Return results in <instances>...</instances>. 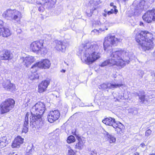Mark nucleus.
I'll return each mask as SVG.
<instances>
[{
    "instance_id": "nucleus-45",
    "label": "nucleus",
    "mask_w": 155,
    "mask_h": 155,
    "mask_svg": "<svg viewBox=\"0 0 155 155\" xmlns=\"http://www.w3.org/2000/svg\"><path fill=\"white\" fill-rule=\"evenodd\" d=\"M107 65V62L104 61V62L102 63L101 65V67H104Z\"/></svg>"
},
{
    "instance_id": "nucleus-59",
    "label": "nucleus",
    "mask_w": 155,
    "mask_h": 155,
    "mask_svg": "<svg viewBox=\"0 0 155 155\" xmlns=\"http://www.w3.org/2000/svg\"><path fill=\"white\" fill-rule=\"evenodd\" d=\"M65 71L64 70H62L61 71V72H65Z\"/></svg>"
},
{
    "instance_id": "nucleus-30",
    "label": "nucleus",
    "mask_w": 155,
    "mask_h": 155,
    "mask_svg": "<svg viewBox=\"0 0 155 155\" xmlns=\"http://www.w3.org/2000/svg\"><path fill=\"white\" fill-rule=\"evenodd\" d=\"M75 140L74 137L72 135H71L68 137L67 141L68 143H70L74 142Z\"/></svg>"
},
{
    "instance_id": "nucleus-56",
    "label": "nucleus",
    "mask_w": 155,
    "mask_h": 155,
    "mask_svg": "<svg viewBox=\"0 0 155 155\" xmlns=\"http://www.w3.org/2000/svg\"><path fill=\"white\" fill-rule=\"evenodd\" d=\"M153 56L155 58V51L153 52Z\"/></svg>"
},
{
    "instance_id": "nucleus-39",
    "label": "nucleus",
    "mask_w": 155,
    "mask_h": 155,
    "mask_svg": "<svg viewBox=\"0 0 155 155\" xmlns=\"http://www.w3.org/2000/svg\"><path fill=\"white\" fill-rule=\"evenodd\" d=\"M144 72L143 71L140 70H139L138 71V74L140 75L141 77H142L143 74H144Z\"/></svg>"
},
{
    "instance_id": "nucleus-49",
    "label": "nucleus",
    "mask_w": 155,
    "mask_h": 155,
    "mask_svg": "<svg viewBox=\"0 0 155 155\" xmlns=\"http://www.w3.org/2000/svg\"><path fill=\"white\" fill-rule=\"evenodd\" d=\"M102 122L103 123H104L105 124H106V123H107L106 118H105L104 120H103L102 121Z\"/></svg>"
},
{
    "instance_id": "nucleus-16",
    "label": "nucleus",
    "mask_w": 155,
    "mask_h": 155,
    "mask_svg": "<svg viewBox=\"0 0 155 155\" xmlns=\"http://www.w3.org/2000/svg\"><path fill=\"white\" fill-rule=\"evenodd\" d=\"M107 45H109V46L110 44L112 45L116 44L121 41L120 39H117L114 36H111L110 35L107 37Z\"/></svg>"
},
{
    "instance_id": "nucleus-1",
    "label": "nucleus",
    "mask_w": 155,
    "mask_h": 155,
    "mask_svg": "<svg viewBox=\"0 0 155 155\" xmlns=\"http://www.w3.org/2000/svg\"><path fill=\"white\" fill-rule=\"evenodd\" d=\"M98 48L97 45L90 43H87L85 45H81L79 52L82 56V61L90 64L99 59L100 56V54L97 52Z\"/></svg>"
},
{
    "instance_id": "nucleus-12",
    "label": "nucleus",
    "mask_w": 155,
    "mask_h": 155,
    "mask_svg": "<svg viewBox=\"0 0 155 155\" xmlns=\"http://www.w3.org/2000/svg\"><path fill=\"white\" fill-rule=\"evenodd\" d=\"M50 83V81L48 79L42 81L38 85V92L39 93H42L45 91L47 90Z\"/></svg>"
},
{
    "instance_id": "nucleus-46",
    "label": "nucleus",
    "mask_w": 155,
    "mask_h": 155,
    "mask_svg": "<svg viewBox=\"0 0 155 155\" xmlns=\"http://www.w3.org/2000/svg\"><path fill=\"white\" fill-rule=\"evenodd\" d=\"M90 153L91 155H96V152L94 151H91Z\"/></svg>"
},
{
    "instance_id": "nucleus-4",
    "label": "nucleus",
    "mask_w": 155,
    "mask_h": 155,
    "mask_svg": "<svg viewBox=\"0 0 155 155\" xmlns=\"http://www.w3.org/2000/svg\"><path fill=\"white\" fill-rule=\"evenodd\" d=\"M2 16L7 20L15 21L17 22L20 21L22 17L21 12L16 10L8 9L5 11Z\"/></svg>"
},
{
    "instance_id": "nucleus-11",
    "label": "nucleus",
    "mask_w": 155,
    "mask_h": 155,
    "mask_svg": "<svg viewBox=\"0 0 155 155\" xmlns=\"http://www.w3.org/2000/svg\"><path fill=\"white\" fill-rule=\"evenodd\" d=\"M78 142L75 145V148L78 150H81L84 147L86 140L85 138L83 137H79L75 134Z\"/></svg>"
},
{
    "instance_id": "nucleus-54",
    "label": "nucleus",
    "mask_w": 155,
    "mask_h": 155,
    "mask_svg": "<svg viewBox=\"0 0 155 155\" xmlns=\"http://www.w3.org/2000/svg\"><path fill=\"white\" fill-rule=\"evenodd\" d=\"M120 97V99H124V97L122 96H120V97L119 96V98Z\"/></svg>"
},
{
    "instance_id": "nucleus-26",
    "label": "nucleus",
    "mask_w": 155,
    "mask_h": 155,
    "mask_svg": "<svg viewBox=\"0 0 155 155\" xmlns=\"http://www.w3.org/2000/svg\"><path fill=\"white\" fill-rule=\"evenodd\" d=\"M32 99L31 97L27 96L25 98L24 104L25 107L29 106L32 103Z\"/></svg>"
},
{
    "instance_id": "nucleus-47",
    "label": "nucleus",
    "mask_w": 155,
    "mask_h": 155,
    "mask_svg": "<svg viewBox=\"0 0 155 155\" xmlns=\"http://www.w3.org/2000/svg\"><path fill=\"white\" fill-rule=\"evenodd\" d=\"M26 2L29 3H32L33 2V1L32 0H26Z\"/></svg>"
},
{
    "instance_id": "nucleus-58",
    "label": "nucleus",
    "mask_w": 155,
    "mask_h": 155,
    "mask_svg": "<svg viewBox=\"0 0 155 155\" xmlns=\"http://www.w3.org/2000/svg\"><path fill=\"white\" fill-rule=\"evenodd\" d=\"M149 1L150 2L152 3L153 2L154 0H149Z\"/></svg>"
},
{
    "instance_id": "nucleus-25",
    "label": "nucleus",
    "mask_w": 155,
    "mask_h": 155,
    "mask_svg": "<svg viewBox=\"0 0 155 155\" xmlns=\"http://www.w3.org/2000/svg\"><path fill=\"white\" fill-rule=\"evenodd\" d=\"M145 3V2L144 0H141L137 5V9L139 11V12L140 13L141 11L143 9V6Z\"/></svg>"
},
{
    "instance_id": "nucleus-61",
    "label": "nucleus",
    "mask_w": 155,
    "mask_h": 155,
    "mask_svg": "<svg viewBox=\"0 0 155 155\" xmlns=\"http://www.w3.org/2000/svg\"><path fill=\"white\" fill-rule=\"evenodd\" d=\"M143 23L142 22H140V25H142L143 24Z\"/></svg>"
},
{
    "instance_id": "nucleus-38",
    "label": "nucleus",
    "mask_w": 155,
    "mask_h": 155,
    "mask_svg": "<svg viewBox=\"0 0 155 155\" xmlns=\"http://www.w3.org/2000/svg\"><path fill=\"white\" fill-rule=\"evenodd\" d=\"M151 131L150 130H147L145 132V135L147 137L149 136L151 134Z\"/></svg>"
},
{
    "instance_id": "nucleus-18",
    "label": "nucleus",
    "mask_w": 155,
    "mask_h": 155,
    "mask_svg": "<svg viewBox=\"0 0 155 155\" xmlns=\"http://www.w3.org/2000/svg\"><path fill=\"white\" fill-rule=\"evenodd\" d=\"M141 32H144V34L141 35L145 38L144 40H146L148 42H153V41L154 40V38L153 37V35L147 31H142Z\"/></svg>"
},
{
    "instance_id": "nucleus-31",
    "label": "nucleus",
    "mask_w": 155,
    "mask_h": 155,
    "mask_svg": "<svg viewBox=\"0 0 155 155\" xmlns=\"http://www.w3.org/2000/svg\"><path fill=\"white\" fill-rule=\"evenodd\" d=\"M10 138L7 135L1 137L0 139V141H4L8 142V143L10 141Z\"/></svg>"
},
{
    "instance_id": "nucleus-9",
    "label": "nucleus",
    "mask_w": 155,
    "mask_h": 155,
    "mask_svg": "<svg viewBox=\"0 0 155 155\" xmlns=\"http://www.w3.org/2000/svg\"><path fill=\"white\" fill-rule=\"evenodd\" d=\"M107 125L112 126L114 128L116 129V130L117 131L120 130L121 128L123 127L120 123H116L114 119L110 117L107 118Z\"/></svg>"
},
{
    "instance_id": "nucleus-22",
    "label": "nucleus",
    "mask_w": 155,
    "mask_h": 155,
    "mask_svg": "<svg viewBox=\"0 0 155 155\" xmlns=\"http://www.w3.org/2000/svg\"><path fill=\"white\" fill-rule=\"evenodd\" d=\"M12 57L9 51L8 50L5 51L3 54L0 56V58L1 60H10L12 58Z\"/></svg>"
},
{
    "instance_id": "nucleus-8",
    "label": "nucleus",
    "mask_w": 155,
    "mask_h": 155,
    "mask_svg": "<svg viewBox=\"0 0 155 155\" xmlns=\"http://www.w3.org/2000/svg\"><path fill=\"white\" fill-rule=\"evenodd\" d=\"M143 20L148 23L151 22L152 21H155V9L147 11L144 14L143 17Z\"/></svg>"
},
{
    "instance_id": "nucleus-21",
    "label": "nucleus",
    "mask_w": 155,
    "mask_h": 155,
    "mask_svg": "<svg viewBox=\"0 0 155 155\" xmlns=\"http://www.w3.org/2000/svg\"><path fill=\"white\" fill-rule=\"evenodd\" d=\"M67 45L65 43L59 41L58 42V44L57 45L56 48L58 50L63 52L64 51Z\"/></svg>"
},
{
    "instance_id": "nucleus-23",
    "label": "nucleus",
    "mask_w": 155,
    "mask_h": 155,
    "mask_svg": "<svg viewBox=\"0 0 155 155\" xmlns=\"http://www.w3.org/2000/svg\"><path fill=\"white\" fill-rule=\"evenodd\" d=\"M2 36L4 37H7L11 35V33L9 29L8 28H3L1 30Z\"/></svg>"
},
{
    "instance_id": "nucleus-17",
    "label": "nucleus",
    "mask_w": 155,
    "mask_h": 155,
    "mask_svg": "<svg viewBox=\"0 0 155 155\" xmlns=\"http://www.w3.org/2000/svg\"><path fill=\"white\" fill-rule=\"evenodd\" d=\"M39 67L40 68L48 69L51 65L50 61L48 59L43 60L38 62Z\"/></svg>"
},
{
    "instance_id": "nucleus-33",
    "label": "nucleus",
    "mask_w": 155,
    "mask_h": 155,
    "mask_svg": "<svg viewBox=\"0 0 155 155\" xmlns=\"http://www.w3.org/2000/svg\"><path fill=\"white\" fill-rule=\"evenodd\" d=\"M139 96L140 102L141 103L144 104L146 101H147L146 99L145 98V96L143 94L139 95Z\"/></svg>"
},
{
    "instance_id": "nucleus-20",
    "label": "nucleus",
    "mask_w": 155,
    "mask_h": 155,
    "mask_svg": "<svg viewBox=\"0 0 155 155\" xmlns=\"http://www.w3.org/2000/svg\"><path fill=\"white\" fill-rule=\"evenodd\" d=\"M29 116V114L27 113L25 117L24 124L23 127L22 132L25 133H26L28 131Z\"/></svg>"
},
{
    "instance_id": "nucleus-3",
    "label": "nucleus",
    "mask_w": 155,
    "mask_h": 155,
    "mask_svg": "<svg viewBox=\"0 0 155 155\" xmlns=\"http://www.w3.org/2000/svg\"><path fill=\"white\" fill-rule=\"evenodd\" d=\"M144 32H141L137 35L136 37V40L138 44V46L140 49L146 51L152 49L153 48V43L144 40L145 38L141 35L144 34Z\"/></svg>"
},
{
    "instance_id": "nucleus-2",
    "label": "nucleus",
    "mask_w": 155,
    "mask_h": 155,
    "mask_svg": "<svg viewBox=\"0 0 155 155\" xmlns=\"http://www.w3.org/2000/svg\"><path fill=\"white\" fill-rule=\"evenodd\" d=\"M132 55V53L128 51L113 52L111 55V58L109 59L108 61L107 60V64L116 65L119 67L123 68L125 66L126 63H129V60Z\"/></svg>"
},
{
    "instance_id": "nucleus-14",
    "label": "nucleus",
    "mask_w": 155,
    "mask_h": 155,
    "mask_svg": "<svg viewBox=\"0 0 155 155\" xmlns=\"http://www.w3.org/2000/svg\"><path fill=\"white\" fill-rule=\"evenodd\" d=\"M22 60L24 65L27 67H28L35 60L34 57L30 56L26 57H23Z\"/></svg>"
},
{
    "instance_id": "nucleus-51",
    "label": "nucleus",
    "mask_w": 155,
    "mask_h": 155,
    "mask_svg": "<svg viewBox=\"0 0 155 155\" xmlns=\"http://www.w3.org/2000/svg\"><path fill=\"white\" fill-rule=\"evenodd\" d=\"M119 2H120L123 3L125 2L127 0H118Z\"/></svg>"
},
{
    "instance_id": "nucleus-35",
    "label": "nucleus",
    "mask_w": 155,
    "mask_h": 155,
    "mask_svg": "<svg viewBox=\"0 0 155 155\" xmlns=\"http://www.w3.org/2000/svg\"><path fill=\"white\" fill-rule=\"evenodd\" d=\"M68 155H74L75 152L70 147L68 148Z\"/></svg>"
},
{
    "instance_id": "nucleus-43",
    "label": "nucleus",
    "mask_w": 155,
    "mask_h": 155,
    "mask_svg": "<svg viewBox=\"0 0 155 155\" xmlns=\"http://www.w3.org/2000/svg\"><path fill=\"white\" fill-rule=\"evenodd\" d=\"M4 22L1 20H0V29H2V28H3Z\"/></svg>"
},
{
    "instance_id": "nucleus-32",
    "label": "nucleus",
    "mask_w": 155,
    "mask_h": 155,
    "mask_svg": "<svg viewBox=\"0 0 155 155\" xmlns=\"http://www.w3.org/2000/svg\"><path fill=\"white\" fill-rule=\"evenodd\" d=\"M101 3L100 0H90L89 1V3L92 5H96Z\"/></svg>"
},
{
    "instance_id": "nucleus-7",
    "label": "nucleus",
    "mask_w": 155,
    "mask_h": 155,
    "mask_svg": "<svg viewBox=\"0 0 155 155\" xmlns=\"http://www.w3.org/2000/svg\"><path fill=\"white\" fill-rule=\"evenodd\" d=\"M45 104L41 102H38L33 106L31 110L32 114L36 113L39 115L38 118L42 117L45 110Z\"/></svg>"
},
{
    "instance_id": "nucleus-53",
    "label": "nucleus",
    "mask_w": 155,
    "mask_h": 155,
    "mask_svg": "<svg viewBox=\"0 0 155 155\" xmlns=\"http://www.w3.org/2000/svg\"><path fill=\"white\" fill-rule=\"evenodd\" d=\"M32 151L33 152L34 151H33V149H31L30 150V151H29V153H30V154H32Z\"/></svg>"
},
{
    "instance_id": "nucleus-24",
    "label": "nucleus",
    "mask_w": 155,
    "mask_h": 155,
    "mask_svg": "<svg viewBox=\"0 0 155 155\" xmlns=\"http://www.w3.org/2000/svg\"><path fill=\"white\" fill-rule=\"evenodd\" d=\"M116 138L113 136L109 135L107 133V142L110 143H115Z\"/></svg>"
},
{
    "instance_id": "nucleus-52",
    "label": "nucleus",
    "mask_w": 155,
    "mask_h": 155,
    "mask_svg": "<svg viewBox=\"0 0 155 155\" xmlns=\"http://www.w3.org/2000/svg\"><path fill=\"white\" fill-rule=\"evenodd\" d=\"M140 146L142 147H143L145 146V144L144 143H143L141 144Z\"/></svg>"
},
{
    "instance_id": "nucleus-44",
    "label": "nucleus",
    "mask_w": 155,
    "mask_h": 155,
    "mask_svg": "<svg viewBox=\"0 0 155 155\" xmlns=\"http://www.w3.org/2000/svg\"><path fill=\"white\" fill-rule=\"evenodd\" d=\"M92 33L93 32L95 33L96 35H98L99 33V31L97 29H94L92 31Z\"/></svg>"
},
{
    "instance_id": "nucleus-6",
    "label": "nucleus",
    "mask_w": 155,
    "mask_h": 155,
    "mask_svg": "<svg viewBox=\"0 0 155 155\" xmlns=\"http://www.w3.org/2000/svg\"><path fill=\"white\" fill-rule=\"evenodd\" d=\"M15 103L14 100L12 99L6 100L0 105L1 112L2 114L6 113L12 109Z\"/></svg>"
},
{
    "instance_id": "nucleus-41",
    "label": "nucleus",
    "mask_w": 155,
    "mask_h": 155,
    "mask_svg": "<svg viewBox=\"0 0 155 155\" xmlns=\"http://www.w3.org/2000/svg\"><path fill=\"white\" fill-rule=\"evenodd\" d=\"M103 45H104V49L105 50L107 48V47H106L107 43L106 42V38H105L104 40Z\"/></svg>"
},
{
    "instance_id": "nucleus-55",
    "label": "nucleus",
    "mask_w": 155,
    "mask_h": 155,
    "mask_svg": "<svg viewBox=\"0 0 155 155\" xmlns=\"http://www.w3.org/2000/svg\"><path fill=\"white\" fill-rule=\"evenodd\" d=\"M139 154L138 152H136L134 153L133 155H139Z\"/></svg>"
},
{
    "instance_id": "nucleus-5",
    "label": "nucleus",
    "mask_w": 155,
    "mask_h": 155,
    "mask_svg": "<svg viewBox=\"0 0 155 155\" xmlns=\"http://www.w3.org/2000/svg\"><path fill=\"white\" fill-rule=\"evenodd\" d=\"M44 41L42 40L32 42L30 46L29 49L31 51L35 53L45 54L47 50L43 46Z\"/></svg>"
},
{
    "instance_id": "nucleus-36",
    "label": "nucleus",
    "mask_w": 155,
    "mask_h": 155,
    "mask_svg": "<svg viewBox=\"0 0 155 155\" xmlns=\"http://www.w3.org/2000/svg\"><path fill=\"white\" fill-rule=\"evenodd\" d=\"M107 87V84H101L99 86V88L100 89L104 90Z\"/></svg>"
},
{
    "instance_id": "nucleus-57",
    "label": "nucleus",
    "mask_w": 155,
    "mask_h": 155,
    "mask_svg": "<svg viewBox=\"0 0 155 155\" xmlns=\"http://www.w3.org/2000/svg\"><path fill=\"white\" fill-rule=\"evenodd\" d=\"M136 113V110H134L132 112L133 114H134Z\"/></svg>"
},
{
    "instance_id": "nucleus-40",
    "label": "nucleus",
    "mask_w": 155,
    "mask_h": 155,
    "mask_svg": "<svg viewBox=\"0 0 155 155\" xmlns=\"http://www.w3.org/2000/svg\"><path fill=\"white\" fill-rule=\"evenodd\" d=\"M29 78L31 80H33L35 79L36 77H35V74H33V73H32L31 75L29 77Z\"/></svg>"
},
{
    "instance_id": "nucleus-48",
    "label": "nucleus",
    "mask_w": 155,
    "mask_h": 155,
    "mask_svg": "<svg viewBox=\"0 0 155 155\" xmlns=\"http://www.w3.org/2000/svg\"><path fill=\"white\" fill-rule=\"evenodd\" d=\"M17 153H16L15 152H12V153H10L9 155H17Z\"/></svg>"
},
{
    "instance_id": "nucleus-34",
    "label": "nucleus",
    "mask_w": 155,
    "mask_h": 155,
    "mask_svg": "<svg viewBox=\"0 0 155 155\" xmlns=\"http://www.w3.org/2000/svg\"><path fill=\"white\" fill-rule=\"evenodd\" d=\"M8 144V142L4 141H0V148L5 147Z\"/></svg>"
},
{
    "instance_id": "nucleus-60",
    "label": "nucleus",
    "mask_w": 155,
    "mask_h": 155,
    "mask_svg": "<svg viewBox=\"0 0 155 155\" xmlns=\"http://www.w3.org/2000/svg\"><path fill=\"white\" fill-rule=\"evenodd\" d=\"M96 9V8L94 7V8L93 9H92V10H95Z\"/></svg>"
},
{
    "instance_id": "nucleus-29",
    "label": "nucleus",
    "mask_w": 155,
    "mask_h": 155,
    "mask_svg": "<svg viewBox=\"0 0 155 155\" xmlns=\"http://www.w3.org/2000/svg\"><path fill=\"white\" fill-rule=\"evenodd\" d=\"M124 85V84H111L108 83L107 84V88L109 87L110 88L113 89L115 88H117V87H120Z\"/></svg>"
},
{
    "instance_id": "nucleus-10",
    "label": "nucleus",
    "mask_w": 155,
    "mask_h": 155,
    "mask_svg": "<svg viewBox=\"0 0 155 155\" xmlns=\"http://www.w3.org/2000/svg\"><path fill=\"white\" fill-rule=\"evenodd\" d=\"M60 116V113L58 110H54L50 112L48 116V121L50 123H52L58 120Z\"/></svg>"
},
{
    "instance_id": "nucleus-28",
    "label": "nucleus",
    "mask_w": 155,
    "mask_h": 155,
    "mask_svg": "<svg viewBox=\"0 0 155 155\" xmlns=\"http://www.w3.org/2000/svg\"><path fill=\"white\" fill-rule=\"evenodd\" d=\"M38 62L32 65L31 68V71L33 73H35L37 70L38 68H39V67Z\"/></svg>"
},
{
    "instance_id": "nucleus-27",
    "label": "nucleus",
    "mask_w": 155,
    "mask_h": 155,
    "mask_svg": "<svg viewBox=\"0 0 155 155\" xmlns=\"http://www.w3.org/2000/svg\"><path fill=\"white\" fill-rule=\"evenodd\" d=\"M56 1V0H45V3L49 7H51L55 4Z\"/></svg>"
},
{
    "instance_id": "nucleus-19",
    "label": "nucleus",
    "mask_w": 155,
    "mask_h": 155,
    "mask_svg": "<svg viewBox=\"0 0 155 155\" xmlns=\"http://www.w3.org/2000/svg\"><path fill=\"white\" fill-rule=\"evenodd\" d=\"M31 115L30 116V125H31V124H32L33 127V126H34L35 125L34 124V122L36 121H41V117L40 118H38L39 115L36 114V113L32 114L31 113Z\"/></svg>"
},
{
    "instance_id": "nucleus-50",
    "label": "nucleus",
    "mask_w": 155,
    "mask_h": 155,
    "mask_svg": "<svg viewBox=\"0 0 155 155\" xmlns=\"http://www.w3.org/2000/svg\"><path fill=\"white\" fill-rule=\"evenodd\" d=\"M99 30L101 31H104L105 30H107V28H106V27H105L104 28H103V29L102 28H100L99 29Z\"/></svg>"
},
{
    "instance_id": "nucleus-13",
    "label": "nucleus",
    "mask_w": 155,
    "mask_h": 155,
    "mask_svg": "<svg viewBox=\"0 0 155 155\" xmlns=\"http://www.w3.org/2000/svg\"><path fill=\"white\" fill-rule=\"evenodd\" d=\"M2 86L4 88L8 90L12 91L16 89L15 85L11 83L9 80L4 81L2 83Z\"/></svg>"
},
{
    "instance_id": "nucleus-37",
    "label": "nucleus",
    "mask_w": 155,
    "mask_h": 155,
    "mask_svg": "<svg viewBox=\"0 0 155 155\" xmlns=\"http://www.w3.org/2000/svg\"><path fill=\"white\" fill-rule=\"evenodd\" d=\"M110 6H113V8L114 9V13L115 14H116L118 12V10L116 9V6L114 5V3H111L110 4Z\"/></svg>"
},
{
    "instance_id": "nucleus-42",
    "label": "nucleus",
    "mask_w": 155,
    "mask_h": 155,
    "mask_svg": "<svg viewBox=\"0 0 155 155\" xmlns=\"http://www.w3.org/2000/svg\"><path fill=\"white\" fill-rule=\"evenodd\" d=\"M114 13V8H112L111 9L110 11L108 12H107V14L109 15L111 14H113Z\"/></svg>"
},
{
    "instance_id": "nucleus-15",
    "label": "nucleus",
    "mask_w": 155,
    "mask_h": 155,
    "mask_svg": "<svg viewBox=\"0 0 155 155\" xmlns=\"http://www.w3.org/2000/svg\"><path fill=\"white\" fill-rule=\"evenodd\" d=\"M23 140L24 139L20 136L17 137L12 144V147L13 148L19 147L20 145L23 143Z\"/></svg>"
}]
</instances>
